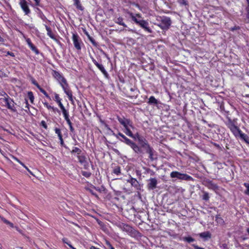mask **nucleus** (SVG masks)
Segmentation results:
<instances>
[{
    "label": "nucleus",
    "instance_id": "obj_1",
    "mask_svg": "<svg viewBox=\"0 0 249 249\" xmlns=\"http://www.w3.org/2000/svg\"><path fill=\"white\" fill-rule=\"evenodd\" d=\"M137 136L139 144H140L139 147L142 151V153H140L139 154H143V151H145V153L149 154V158L151 160L153 161L154 160L153 158L154 149L150 146L145 139L140 137L138 134H137Z\"/></svg>",
    "mask_w": 249,
    "mask_h": 249
},
{
    "label": "nucleus",
    "instance_id": "obj_2",
    "mask_svg": "<svg viewBox=\"0 0 249 249\" xmlns=\"http://www.w3.org/2000/svg\"><path fill=\"white\" fill-rule=\"evenodd\" d=\"M113 135L116 137V138L119 139L120 141L124 142L128 145L130 146L135 153L137 154L142 153V150L136 143L134 142L131 140L126 137L122 133L119 132L118 134L113 133Z\"/></svg>",
    "mask_w": 249,
    "mask_h": 249
},
{
    "label": "nucleus",
    "instance_id": "obj_3",
    "mask_svg": "<svg viewBox=\"0 0 249 249\" xmlns=\"http://www.w3.org/2000/svg\"><path fill=\"white\" fill-rule=\"evenodd\" d=\"M118 120L119 123L123 125L124 128V132L125 134L129 137L135 139V137L131 130V128H134L132 123L129 120L125 118H119Z\"/></svg>",
    "mask_w": 249,
    "mask_h": 249
},
{
    "label": "nucleus",
    "instance_id": "obj_4",
    "mask_svg": "<svg viewBox=\"0 0 249 249\" xmlns=\"http://www.w3.org/2000/svg\"><path fill=\"white\" fill-rule=\"evenodd\" d=\"M157 20L159 21L157 26L163 30H167L172 23L171 18L165 16L160 17Z\"/></svg>",
    "mask_w": 249,
    "mask_h": 249
},
{
    "label": "nucleus",
    "instance_id": "obj_5",
    "mask_svg": "<svg viewBox=\"0 0 249 249\" xmlns=\"http://www.w3.org/2000/svg\"><path fill=\"white\" fill-rule=\"evenodd\" d=\"M4 94L5 96H4L3 98H1V101H2L4 103V106H6L9 109H10L12 112H16L17 111L16 107H15V103L7 94L4 92Z\"/></svg>",
    "mask_w": 249,
    "mask_h": 249
},
{
    "label": "nucleus",
    "instance_id": "obj_6",
    "mask_svg": "<svg viewBox=\"0 0 249 249\" xmlns=\"http://www.w3.org/2000/svg\"><path fill=\"white\" fill-rule=\"evenodd\" d=\"M170 177L172 178H177L181 180H184L187 181L193 180V178L190 176L186 174H182L178 171H173L171 173Z\"/></svg>",
    "mask_w": 249,
    "mask_h": 249
},
{
    "label": "nucleus",
    "instance_id": "obj_7",
    "mask_svg": "<svg viewBox=\"0 0 249 249\" xmlns=\"http://www.w3.org/2000/svg\"><path fill=\"white\" fill-rule=\"evenodd\" d=\"M133 21H134L136 24L138 25L145 31L149 33H152V30L149 26L148 22L145 20L142 21H137V20L132 16Z\"/></svg>",
    "mask_w": 249,
    "mask_h": 249
},
{
    "label": "nucleus",
    "instance_id": "obj_8",
    "mask_svg": "<svg viewBox=\"0 0 249 249\" xmlns=\"http://www.w3.org/2000/svg\"><path fill=\"white\" fill-rule=\"evenodd\" d=\"M119 227L123 231L126 232L130 236H135L136 231L129 225L121 223L119 225Z\"/></svg>",
    "mask_w": 249,
    "mask_h": 249
},
{
    "label": "nucleus",
    "instance_id": "obj_9",
    "mask_svg": "<svg viewBox=\"0 0 249 249\" xmlns=\"http://www.w3.org/2000/svg\"><path fill=\"white\" fill-rule=\"evenodd\" d=\"M227 126L235 137L239 136L242 133L241 130L234 124L231 120H229L227 123Z\"/></svg>",
    "mask_w": 249,
    "mask_h": 249
},
{
    "label": "nucleus",
    "instance_id": "obj_10",
    "mask_svg": "<svg viewBox=\"0 0 249 249\" xmlns=\"http://www.w3.org/2000/svg\"><path fill=\"white\" fill-rule=\"evenodd\" d=\"M72 39L75 48L77 50H80L81 49V45L82 44V42L80 37L77 34H73Z\"/></svg>",
    "mask_w": 249,
    "mask_h": 249
},
{
    "label": "nucleus",
    "instance_id": "obj_11",
    "mask_svg": "<svg viewBox=\"0 0 249 249\" xmlns=\"http://www.w3.org/2000/svg\"><path fill=\"white\" fill-rule=\"evenodd\" d=\"M61 85L65 92V93L68 96L69 99L71 102L72 103L73 102V100L72 99V94L71 91L69 89L68 85L66 82V84H63L61 83Z\"/></svg>",
    "mask_w": 249,
    "mask_h": 249
},
{
    "label": "nucleus",
    "instance_id": "obj_12",
    "mask_svg": "<svg viewBox=\"0 0 249 249\" xmlns=\"http://www.w3.org/2000/svg\"><path fill=\"white\" fill-rule=\"evenodd\" d=\"M78 161L84 166L85 169H87L88 167V163L86 160V157L84 154L81 153L80 155H77Z\"/></svg>",
    "mask_w": 249,
    "mask_h": 249
},
{
    "label": "nucleus",
    "instance_id": "obj_13",
    "mask_svg": "<svg viewBox=\"0 0 249 249\" xmlns=\"http://www.w3.org/2000/svg\"><path fill=\"white\" fill-rule=\"evenodd\" d=\"M19 5L25 15H28L30 13V10L25 0H20Z\"/></svg>",
    "mask_w": 249,
    "mask_h": 249
},
{
    "label": "nucleus",
    "instance_id": "obj_14",
    "mask_svg": "<svg viewBox=\"0 0 249 249\" xmlns=\"http://www.w3.org/2000/svg\"><path fill=\"white\" fill-rule=\"evenodd\" d=\"M148 181L149 183L147 185L148 190H154L157 187L158 181L156 178H151L149 179Z\"/></svg>",
    "mask_w": 249,
    "mask_h": 249
},
{
    "label": "nucleus",
    "instance_id": "obj_15",
    "mask_svg": "<svg viewBox=\"0 0 249 249\" xmlns=\"http://www.w3.org/2000/svg\"><path fill=\"white\" fill-rule=\"evenodd\" d=\"M127 182L130 183L136 190L141 189L140 184L136 178L131 177L129 179L127 180Z\"/></svg>",
    "mask_w": 249,
    "mask_h": 249
},
{
    "label": "nucleus",
    "instance_id": "obj_16",
    "mask_svg": "<svg viewBox=\"0 0 249 249\" xmlns=\"http://www.w3.org/2000/svg\"><path fill=\"white\" fill-rule=\"evenodd\" d=\"M92 61L96 66L102 72L104 75L107 77L108 74L105 69L104 66L102 64L98 63L93 58H92Z\"/></svg>",
    "mask_w": 249,
    "mask_h": 249
},
{
    "label": "nucleus",
    "instance_id": "obj_17",
    "mask_svg": "<svg viewBox=\"0 0 249 249\" xmlns=\"http://www.w3.org/2000/svg\"><path fill=\"white\" fill-rule=\"evenodd\" d=\"M26 41L27 43L28 44L29 47L30 48V49L33 51H34L36 53V54H38L39 53V51L37 49V48L32 43L30 39V38H27L26 39Z\"/></svg>",
    "mask_w": 249,
    "mask_h": 249
},
{
    "label": "nucleus",
    "instance_id": "obj_18",
    "mask_svg": "<svg viewBox=\"0 0 249 249\" xmlns=\"http://www.w3.org/2000/svg\"><path fill=\"white\" fill-rule=\"evenodd\" d=\"M1 220L3 221V222L5 223L8 227L11 228H15L18 231V227H15L13 223L6 219L5 218L1 217Z\"/></svg>",
    "mask_w": 249,
    "mask_h": 249
},
{
    "label": "nucleus",
    "instance_id": "obj_19",
    "mask_svg": "<svg viewBox=\"0 0 249 249\" xmlns=\"http://www.w3.org/2000/svg\"><path fill=\"white\" fill-rule=\"evenodd\" d=\"M127 14L129 15L130 18L132 19V21H133L132 16L134 17L137 20V21L143 20V19L142 18V15L140 14H134L133 13L130 12H128Z\"/></svg>",
    "mask_w": 249,
    "mask_h": 249
},
{
    "label": "nucleus",
    "instance_id": "obj_20",
    "mask_svg": "<svg viewBox=\"0 0 249 249\" xmlns=\"http://www.w3.org/2000/svg\"><path fill=\"white\" fill-rule=\"evenodd\" d=\"M127 14L129 15L130 18L132 19V21H133L132 16L134 17L137 20V21L143 20V19L142 18V15L140 14H134L133 13L130 12H128Z\"/></svg>",
    "mask_w": 249,
    "mask_h": 249
},
{
    "label": "nucleus",
    "instance_id": "obj_21",
    "mask_svg": "<svg viewBox=\"0 0 249 249\" xmlns=\"http://www.w3.org/2000/svg\"><path fill=\"white\" fill-rule=\"evenodd\" d=\"M147 103L149 105H157L159 104L158 101L153 96H151L149 98Z\"/></svg>",
    "mask_w": 249,
    "mask_h": 249
},
{
    "label": "nucleus",
    "instance_id": "obj_22",
    "mask_svg": "<svg viewBox=\"0 0 249 249\" xmlns=\"http://www.w3.org/2000/svg\"><path fill=\"white\" fill-rule=\"evenodd\" d=\"M199 236L201 238H204L205 239H207L208 238H211V234L209 231H205L199 233Z\"/></svg>",
    "mask_w": 249,
    "mask_h": 249
},
{
    "label": "nucleus",
    "instance_id": "obj_23",
    "mask_svg": "<svg viewBox=\"0 0 249 249\" xmlns=\"http://www.w3.org/2000/svg\"><path fill=\"white\" fill-rule=\"evenodd\" d=\"M54 74L55 76L60 80V83H62L63 84H66V80L61 76L58 72L54 71Z\"/></svg>",
    "mask_w": 249,
    "mask_h": 249
},
{
    "label": "nucleus",
    "instance_id": "obj_24",
    "mask_svg": "<svg viewBox=\"0 0 249 249\" xmlns=\"http://www.w3.org/2000/svg\"><path fill=\"white\" fill-rule=\"evenodd\" d=\"M45 28L47 31V35L49 36L52 39H55V37L54 35L52 32V30L50 27H48L47 25H45Z\"/></svg>",
    "mask_w": 249,
    "mask_h": 249
},
{
    "label": "nucleus",
    "instance_id": "obj_25",
    "mask_svg": "<svg viewBox=\"0 0 249 249\" xmlns=\"http://www.w3.org/2000/svg\"><path fill=\"white\" fill-rule=\"evenodd\" d=\"M71 153L72 155H75V154H78V155H80L82 153V150L81 149L78 147H74L71 151Z\"/></svg>",
    "mask_w": 249,
    "mask_h": 249
},
{
    "label": "nucleus",
    "instance_id": "obj_26",
    "mask_svg": "<svg viewBox=\"0 0 249 249\" xmlns=\"http://www.w3.org/2000/svg\"><path fill=\"white\" fill-rule=\"evenodd\" d=\"M115 23L118 24L119 25L123 26L124 27H126L127 25L124 23L123 21V18L122 17H119L117 18L115 21Z\"/></svg>",
    "mask_w": 249,
    "mask_h": 249
},
{
    "label": "nucleus",
    "instance_id": "obj_27",
    "mask_svg": "<svg viewBox=\"0 0 249 249\" xmlns=\"http://www.w3.org/2000/svg\"><path fill=\"white\" fill-rule=\"evenodd\" d=\"M240 138L243 139L246 143L249 144V137L245 133L242 132L239 135Z\"/></svg>",
    "mask_w": 249,
    "mask_h": 249
},
{
    "label": "nucleus",
    "instance_id": "obj_28",
    "mask_svg": "<svg viewBox=\"0 0 249 249\" xmlns=\"http://www.w3.org/2000/svg\"><path fill=\"white\" fill-rule=\"evenodd\" d=\"M208 187L212 189L215 190L218 188V186H217V185L213 183L212 181H210V180L208 181Z\"/></svg>",
    "mask_w": 249,
    "mask_h": 249
},
{
    "label": "nucleus",
    "instance_id": "obj_29",
    "mask_svg": "<svg viewBox=\"0 0 249 249\" xmlns=\"http://www.w3.org/2000/svg\"><path fill=\"white\" fill-rule=\"evenodd\" d=\"M43 104L48 109H52L54 112H59V110L57 108L54 107H52L51 106L49 105L48 103L45 102Z\"/></svg>",
    "mask_w": 249,
    "mask_h": 249
},
{
    "label": "nucleus",
    "instance_id": "obj_30",
    "mask_svg": "<svg viewBox=\"0 0 249 249\" xmlns=\"http://www.w3.org/2000/svg\"><path fill=\"white\" fill-rule=\"evenodd\" d=\"M215 221L216 222L220 225H222L224 223V221L223 219L219 215H217L215 216Z\"/></svg>",
    "mask_w": 249,
    "mask_h": 249
},
{
    "label": "nucleus",
    "instance_id": "obj_31",
    "mask_svg": "<svg viewBox=\"0 0 249 249\" xmlns=\"http://www.w3.org/2000/svg\"><path fill=\"white\" fill-rule=\"evenodd\" d=\"M183 240L185 241H186L188 243L193 242L195 241V239L192 238V237L188 236V237H184L183 238Z\"/></svg>",
    "mask_w": 249,
    "mask_h": 249
},
{
    "label": "nucleus",
    "instance_id": "obj_32",
    "mask_svg": "<svg viewBox=\"0 0 249 249\" xmlns=\"http://www.w3.org/2000/svg\"><path fill=\"white\" fill-rule=\"evenodd\" d=\"M81 174L83 176L87 178H89L91 175V173L90 172L84 171H82Z\"/></svg>",
    "mask_w": 249,
    "mask_h": 249
},
{
    "label": "nucleus",
    "instance_id": "obj_33",
    "mask_svg": "<svg viewBox=\"0 0 249 249\" xmlns=\"http://www.w3.org/2000/svg\"><path fill=\"white\" fill-rule=\"evenodd\" d=\"M113 173L115 174L118 175L121 174L120 167L116 166L113 171Z\"/></svg>",
    "mask_w": 249,
    "mask_h": 249
},
{
    "label": "nucleus",
    "instance_id": "obj_34",
    "mask_svg": "<svg viewBox=\"0 0 249 249\" xmlns=\"http://www.w3.org/2000/svg\"><path fill=\"white\" fill-rule=\"evenodd\" d=\"M28 96L31 102L33 103L34 99V96L33 92L32 91H29L28 92Z\"/></svg>",
    "mask_w": 249,
    "mask_h": 249
},
{
    "label": "nucleus",
    "instance_id": "obj_35",
    "mask_svg": "<svg viewBox=\"0 0 249 249\" xmlns=\"http://www.w3.org/2000/svg\"><path fill=\"white\" fill-rule=\"evenodd\" d=\"M89 39L91 42V43L92 44V45L95 47H97L98 46L97 43L95 41V40L89 36H88Z\"/></svg>",
    "mask_w": 249,
    "mask_h": 249
},
{
    "label": "nucleus",
    "instance_id": "obj_36",
    "mask_svg": "<svg viewBox=\"0 0 249 249\" xmlns=\"http://www.w3.org/2000/svg\"><path fill=\"white\" fill-rule=\"evenodd\" d=\"M39 90H40V91L41 92H42L47 98H48L49 99H51V98L49 96V95L48 94V93L46 92V91L43 89L42 88H41V87L40 88V89H39Z\"/></svg>",
    "mask_w": 249,
    "mask_h": 249
},
{
    "label": "nucleus",
    "instance_id": "obj_37",
    "mask_svg": "<svg viewBox=\"0 0 249 249\" xmlns=\"http://www.w3.org/2000/svg\"><path fill=\"white\" fill-rule=\"evenodd\" d=\"M244 185L246 188V190L245 191V194L248 196H249V183H244Z\"/></svg>",
    "mask_w": 249,
    "mask_h": 249
},
{
    "label": "nucleus",
    "instance_id": "obj_38",
    "mask_svg": "<svg viewBox=\"0 0 249 249\" xmlns=\"http://www.w3.org/2000/svg\"><path fill=\"white\" fill-rule=\"evenodd\" d=\"M62 113L63 114L65 119L69 118V112L66 109L62 111Z\"/></svg>",
    "mask_w": 249,
    "mask_h": 249
},
{
    "label": "nucleus",
    "instance_id": "obj_39",
    "mask_svg": "<svg viewBox=\"0 0 249 249\" xmlns=\"http://www.w3.org/2000/svg\"><path fill=\"white\" fill-rule=\"evenodd\" d=\"M202 198L203 200H208L209 199V194L207 192H204Z\"/></svg>",
    "mask_w": 249,
    "mask_h": 249
},
{
    "label": "nucleus",
    "instance_id": "obj_40",
    "mask_svg": "<svg viewBox=\"0 0 249 249\" xmlns=\"http://www.w3.org/2000/svg\"><path fill=\"white\" fill-rule=\"evenodd\" d=\"M178 1L181 5H188L187 1L186 0H178Z\"/></svg>",
    "mask_w": 249,
    "mask_h": 249
},
{
    "label": "nucleus",
    "instance_id": "obj_41",
    "mask_svg": "<svg viewBox=\"0 0 249 249\" xmlns=\"http://www.w3.org/2000/svg\"><path fill=\"white\" fill-rule=\"evenodd\" d=\"M16 160H17V161L18 162H19L21 165H22L23 167H24L31 174L33 175V174L31 172V171L21 161H20L19 160H18L17 159H16Z\"/></svg>",
    "mask_w": 249,
    "mask_h": 249
},
{
    "label": "nucleus",
    "instance_id": "obj_42",
    "mask_svg": "<svg viewBox=\"0 0 249 249\" xmlns=\"http://www.w3.org/2000/svg\"><path fill=\"white\" fill-rule=\"evenodd\" d=\"M16 160H17V161L18 162H19L21 165H22L23 167H24L31 174L33 175V174L31 172V171L21 161H20L19 160H18L17 159H16Z\"/></svg>",
    "mask_w": 249,
    "mask_h": 249
},
{
    "label": "nucleus",
    "instance_id": "obj_43",
    "mask_svg": "<svg viewBox=\"0 0 249 249\" xmlns=\"http://www.w3.org/2000/svg\"><path fill=\"white\" fill-rule=\"evenodd\" d=\"M54 131L55 133L57 134L58 137L62 136L61 130L59 128H55Z\"/></svg>",
    "mask_w": 249,
    "mask_h": 249
},
{
    "label": "nucleus",
    "instance_id": "obj_44",
    "mask_svg": "<svg viewBox=\"0 0 249 249\" xmlns=\"http://www.w3.org/2000/svg\"><path fill=\"white\" fill-rule=\"evenodd\" d=\"M54 100L56 102H59V101L61 100L59 95L57 93H55L54 94Z\"/></svg>",
    "mask_w": 249,
    "mask_h": 249
},
{
    "label": "nucleus",
    "instance_id": "obj_45",
    "mask_svg": "<svg viewBox=\"0 0 249 249\" xmlns=\"http://www.w3.org/2000/svg\"><path fill=\"white\" fill-rule=\"evenodd\" d=\"M32 83L33 84L35 85L38 89H40V86L38 85V84L35 79H33L32 80Z\"/></svg>",
    "mask_w": 249,
    "mask_h": 249
},
{
    "label": "nucleus",
    "instance_id": "obj_46",
    "mask_svg": "<svg viewBox=\"0 0 249 249\" xmlns=\"http://www.w3.org/2000/svg\"><path fill=\"white\" fill-rule=\"evenodd\" d=\"M86 190L88 191H89L92 195L96 196L97 197V195L96 193H95L92 190L89 188H87Z\"/></svg>",
    "mask_w": 249,
    "mask_h": 249
},
{
    "label": "nucleus",
    "instance_id": "obj_47",
    "mask_svg": "<svg viewBox=\"0 0 249 249\" xmlns=\"http://www.w3.org/2000/svg\"><path fill=\"white\" fill-rule=\"evenodd\" d=\"M65 120L66 121L67 124L69 126L72 125V123L70 119L69 118H68L67 119H65Z\"/></svg>",
    "mask_w": 249,
    "mask_h": 249
},
{
    "label": "nucleus",
    "instance_id": "obj_48",
    "mask_svg": "<svg viewBox=\"0 0 249 249\" xmlns=\"http://www.w3.org/2000/svg\"><path fill=\"white\" fill-rule=\"evenodd\" d=\"M74 0V5L76 7L77 5L80 4V1L79 0Z\"/></svg>",
    "mask_w": 249,
    "mask_h": 249
},
{
    "label": "nucleus",
    "instance_id": "obj_49",
    "mask_svg": "<svg viewBox=\"0 0 249 249\" xmlns=\"http://www.w3.org/2000/svg\"><path fill=\"white\" fill-rule=\"evenodd\" d=\"M76 8L80 10L81 11H83L84 10V8L83 7V6H82L81 3L80 4H79L78 5H77L76 6Z\"/></svg>",
    "mask_w": 249,
    "mask_h": 249
},
{
    "label": "nucleus",
    "instance_id": "obj_50",
    "mask_svg": "<svg viewBox=\"0 0 249 249\" xmlns=\"http://www.w3.org/2000/svg\"><path fill=\"white\" fill-rule=\"evenodd\" d=\"M40 18L44 21L47 20L46 17L43 14L40 15Z\"/></svg>",
    "mask_w": 249,
    "mask_h": 249
},
{
    "label": "nucleus",
    "instance_id": "obj_51",
    "mask_svg": "<svg viewBox=\"0 0 249 249\" xmlns=\"http://www.w3.org/2000/svg\"><path fill=\"white\" fill-rule=\"evenodd\" d=\"M193 246L194 247L195 249H204L203 248L199 247H198V246H197L196 245H193Z\"/></svg>",
    "mask_w": 249,
    "mask_h": 249
},
{
    "label": "nucleus",
    "instance_id": "obj_52",
    "mask_svg": "<svg viewBox=\"0 0 249 249\" xmlns=\"http://www.w3.org/2000/svg\"><path fill=\"white\" fill-rule=\"evenodd\" d=\"M25 103H26V107H25L27 108L28 110H29V104H28V101L25 99Z\"/></svg>",
    "mask_w": 249,
    "mask_h": 249
},
{
    "label": "nucleus",
    "instance_id": "obj_53",
    "mask_svg": "<svg viewBox=\"0 0 249 249\" xmlns=\"http://www.w3.org/2000/svg\"><path fill=\"white\" fill-rule=\"evenodd\" d=\"M246 10L247 11V18L249 19V7H247Z\"/></svg>",
    "mask_w": 249,
    "mask_h": 249
},
{
    "label": "nucleus",
    "instance_id": "obj_54",
    "mask_svg": "<svg viewBox=\"0 0 249 249\" xmlns=\"http://www.w3.org/2000/svg\"><path fill=\"white\" fill-rule=\"evenodd\" d=\"M69 127H70V129L71 132H73L74 131V129L72 125L69 126Z\"/></svg>",
    "mask_w": 249,
    "mask_h": 249
},
{
    "label": "nucleus",
    "instance_id": "obj_55",
    "mask_svg": "<svg viewBox=\"0 0 249 249\" xmlns=\"http://www.w3.org/2000/svg\"><path fill=\"white\" fill-rule=\"evenodd\" d=\"M67 240L68 239L65 238L62 239V241L63 242V243H66L68 245L69 243L67 242Z\"/></svg>",
    "mask_w": 249,
    "mask_h": 249
},
{
    "label": "nucleus",
    "instance_id": "obj_56",
    "mask_svg": "<svg viewBox=\"0 0 249 249\" xmlns=\"http://www.w3.org/2000/svg\"><path fill=\"white\" fill-rule=\"evenodd\" d=\"M34 0L35 1L36 5H39V3H40V0Z\"/></svg>",
    "mask_w": 249,
    "mask_h": 249
},
{
    "label": "nucleus",
    "instance_id": "obj_57",
    "mask_svg": "<svg viewBox=\"0 0 249 249\" xmlns=\"http://www.w3.org/2000/svg\"><path fill=\"white\" fill-rule=\"evenodd\" d=\"M7 54H9L12 56H14V53H13L12 52H7Z\"/></svg>",
    "mask_w": 249,
    "mask_h": 249
},
{
    "label": "nucleus",
    "instance_id": "obj_58",
    "mask_svg": "<svg viewBox=\"0 0 249 249\" xmlns=\"http://www.w3.org/2000/svg\"><path fill=\"white\" fill-rule=\"evenodd\" d=\"M58 104V106L60 107H62L63 106V104H62L61 101H59V102H57Z\"/></svg>",
    "mask_w": 249,
    "mask_h": 249
},
{
    "label": "nucleus",
    "instance_id": "obj_59",
    "mask_svg": "<svg viewBox=\"0 0 249 249\" xmlns=\"http://www.w3.org/2000/svg\"><path fill=\"white\" fill-rule=\"evenodd\" d=\"M58 104V106L60 107H62L63 106V104H62L61 101H59V102H57Z\"/></svg>",
    "mask_w": 249,
    "mask_h": 249
},
{
    "label": "nucleus",
    "instance_id": "obj_60",
    "mask_svg": "<svg viewBox=\"0 0 249 249\" xmlns=\"http://www.w3.org/2000/svg\"><path fill=\"white\" fill-rule=\"evenodd\" d=\"M60 142V144L61 145V146H65V144H64V142L63 140H61Z\"/></svg>",
    "mask_w": 249,
    "mask_h": 249
},
{
    "label": "nucleus",
    "instance_id": "obj_61",
    "mask_svg": "<svg viewBox=\"0 0 249 249\" xmlns=\"http://www.w3.org/2000/svg\"><path fill=\"white\" fill-rule=\"evenodd\" d=\"M90 249H100L99 248H97L94 246H91L90 248Z\"/></svg>",
    "mask_w": 249,
    "mask_h": 249
},
{
    "label": "nucleus",
    "instance_id": "obj_62",
    "mask_svg": "<svg viewBox=\"0 0 249 249\" xmlns=\"http://www.w3.org/2000/svg\"><path fill=\"white\" fill-rule=\"evenodd\" d=\"M60 108H61V109L62 110V111L66 109L64 106H62V107H60Z\"/></svg>",
    "mask_w": 249,
    "mask_h": 249
},
{
    "label": "nucleus",
    "instance_id": "obj_63",
    "mask_svg": "<svg viewBox=\"0 0 249 249\" xmlns=\"http://www.w3.org/2000/svg\"><path fill=\"white\" fill-rule=\"evenodd\" d=\"M238 28V27H236V26H235V27H234L232 28L231 30H232V31H234V30H235L237 29Z\"/></svg>",
    "mask_w": 249,
    "mask_h": 249
},
{
    "label": "nucleus",
    "instance_id": "obj_64",
    "mask_svg": "<svg viewBox=\"0 0 249 249\" xmlns=\"http://www.w3.org/2000/svg\"><path fill=\"white\" fill-rule=\"evenodd\" d=\"M68 245L72 249V248H74L71 244L70 243H68Z\"/></svg>",
    "mask_w": 249,
    "mask_h": 249
}]
</instances>
